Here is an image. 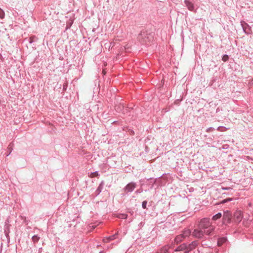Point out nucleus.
Segmentation results:
<instances>
[{
	"instance_id": "obj_23",
	"label": "nucleus",
	"mask_w": 253,
	"mask_h": 253,
	"mask_svg": "<svg viewBox=\"0 0 253 253\" xmlns=\"http://www.w3.org/2000/svg\"><path fill=\"white\" fill-rule=\"evenodd\" d=\"M233 200V198H227L225 199L222 200L220 202V204H224L227 202H231Z\"/></svg>"
},
{
	"instance_id": "obj_10",
	"label": "nucleus",
	"mask_w": 253,
	"mask_h": 253,
	"mask_svg": "<svg viewBox=\"0 0 253 253\" xmlns=\"http://www.w3.org/2000/svg\"><path fill=\"white\" fill-rule=\"evenodd\" d=\"M197 246V241H193L187 245V249L185 251V253H188L190 251L195 249Z\"/></svg>"
},
{
	"instance_id": "obj_21",
	"label": "nucleus",
	"mask_w": 253,
	"mask_h": 253,
	"mask_svg": "<svg viewBox=\"0 0 253 253\" xmlns=\"http://www.w3.org/2000/svg\"><path fill=\"white\" fill-rule=\"evenodd\" d=\"M160 253H169V248L167 246L163 247L161 250Z\"/></svg>"
},
{
	"instance_id": "obj_35",
	"label": "nucleus",
	"mask_w": 253,
	"mask_h": 253,
	"mask_svg": "<svg viewBox=\"0 0 253 253\" xmlns=\"http://www.w3.org/2000/svg\"><path fill=\"white\" fill-rule=\"evenodd\" d=\"M24 222H25L26 224H28V221L27 220L26 217H24Z\"/></svg>"
},
{
	"instance_id": "obj_17",
	"label": "nucleus",
	"mask_w": 253,
	"mask_h": 253,
	"mask_svg": "<svg viewBox=\"0 0 253 253\" xmlns=\"http://www.w3.org/2000/svg\"><path fill=\"white\" fill-rule=\"evenodd\" d=\"M191 232L190 229H185L182 231V232L181 234V235L182 236V237L184 238H185L186 237H188L191 234Z\"/></svg>"
},
{
	"instance_id": "obj_30",
	"label": "nucleus",
	"mask_w": 253,
	"mask_h": 253,
	"mask_svg": "<svg viewBox=\"0 0 253 253\" xmlns=\"http://www.w3.org/2000/svg\"><path fill=\"white\" fill-rule=\"evenodd\" d=\"M68 86L67 83H64L63 85V90H66Z\"/></svg>"
},
{
	"instance_id": "obj_25",
	"label": "nucleus",
	"mask_w": 253,
	"mask_h": 253,
	"mask_svg": "<svg viewBox=\"0 0 253 253\" xmlns=\"http://www.w3.org/2000/svg\"><path fill=\"white\" fill-rule=\"evenodd\" d=\"M229 59V56L227 54H224L223 55L222 57V60L224 62H226Z\"/></svg>"
},
{
	"instance_id": "obj_27",
	"label": "nucleus",
	"mask_w": 253,
	"mask_h": 253,
	"mask_svg": "<svg viewBox=\"0 0 253 253\" xmlns=\"http://www.w3.org/2000/svg\"><path fill=\"white\" fill-rule=\"evenodd\" d=\"M91 175H92L91 176H96V177H98L99 176V174L98 173V171H96L95 172H91Z\"/></svg>"
},
{
	"instance_id": "obj_16",
	"label": "nucleus",
	"mask_w": 253,
	"mask_h": 253,
	"mask_svg": "<svg viewBox=\"0 0 253 253\" xmlns=\"http://www.w3.org/2000/svg\"><path fill=\"white\" fill-rule=\"evenodd\" d=\"M38 38L35 35L30 37L29 39L26 38L25 39V41L28 40L29 43L31 44L34 42H37Z\"/></svg>"
},
{
	"instance_id": "obj_12",
	"label": "nucleus",
	"mask_w": 253,
	"mask_h": 253,
	"mask_svg": "<svg viewBox=\"0 0 253 253\" xmlns=\"http://www.w3.org/2000/svg\"><path fill=\"white\" fill-rule=\"evenodd\" d=\"M187 249V245L185 243H183L178 246L175 250L174 252H179L182 251H186Z\"/></svg>"
},
{
	"instance_id": "obj_22",
	"label": "nucleus",
	"mask_w": 253,
	"mask_h": 253,
	"mask_svg": "<svg viewBox=\"0 0 253 253\" xmlns=\"http://www.w3.org/2000/svg\"><path fill=\"white\" fill-rule=\"evenodd\" d=\"M40 238L38 235H35L32 237V240L34 243H37L39 241Z\"/></svg>"
},
{
	"instance_id": "obj_5",
	"label": "nucleus",
	"mask_w": 253,
	"mask_h": 253,
	"mask_svg": "<svg viewBox=\"0 0 253 253\" xmlns=\"http://www.w3.org/2000/svg\"><path fill=\"white\" fill-rule=\"evenodd\" d=\"M137 184L134 182H131L127 183L123 189V190L126 194L132 192L136 187Z\"/></svg>"
},
{
	"instance_id": "obj_20",
	"label": "nucleus",
	"mask_w": 253,
	"mask_h": 253,
	"mask_svg": "<svg viewBox=\"0 0 253 253\" xmlns=\"http://www.w3.org/2000/svg\"><path fill=\"white\" fill-rule=\"evenodd\" d=\"M183 239H184L182 236L180 234L177 235L175 238V242L177 243L180 242Z\"/></svg>"
},
{
	"instance_id": "obj_24",
	"label": "nucleus",
	"mask_w": 253,
	"mask_h": 253,
	"mask_svg": "<svg viewBox=\"0 0 253 253\" xmlns=\"http://www.w3.org/2000/svg\"><path fill=\"white\" fill-rule=\"evenodd\" d=\"M5 17V13L4 11L0 8V18L3 19Z\"/></svg>"
},
{
	"instance_id": "obj_19",
	"label": "nucleus",
	"mask_w": 253,
	"mask_h": 253,
	"mask_svg": "<svg viewBox=\"0 0 253 253\" xmlns=\"http://www.w3.org/2000/svg\"><path fill=\"white\" fill-rule=\"evenodd\" d=\"M13 144L12 142L10 143L8 145V147H7V153L6 155V156H8L11 153V152L13 150Z\"/></svg>"
},
{
	"instance_id": "obj_33",
	"label": "nucleus",
	"mask_w": 253,
	"mask_h": 253,
	"mask_svg": "<svg viewBox=\"0 0 253 253\" xmlns=\"http://www.w3.org/2000/svg\"><path fill=\"white\" fill-rule=\"evenodd\" d=\"M249 84L251 87L253 86V79L250 81Z\"/></svg>"
},
{
	"instance_id": "obj_7",
	"label": "nucleus",
	"mask_w": 253,
	"mask_h": 253,
	"mask_svg": "<svg viewBox=\"0 0 253 253\" xmlns=\"http://www.w3.org/2000/svg\"><path fill=\"white\" fill-rule=\"evenodd\" d=\"M241 25L243 29L244 32L247 35H250L252 34V31L251 27L244 21H241Z\"/></svg>"
},
{
	"instance_id": "obj_26",
	"label": "nucleus",
	"mask_w": 253,
	"mask_h": 253,
	"mask_svg": "<svg viewBox=\"0 0 253 253\" xmlns=\"http://www.w3.org/2000/svg\"><path fill=\"white\" fill-rule=\"evenodd\" d=\"M147 201L145 200L143 201L142 203V208L143 209H147Z\"/></svg>"
},
{
	"instance_id": "obj_13",
	"label": "nucleus",
	"mask_w": 253,
	"mask_h": 253,
	"mask_svg": "<svg viewBox=\"0 0 253 253\" xmlns=\"http://www.w3.org/2000/svg\"><path fill=\"white\" fill-rule=\"evenodd\" d=\"M115 109L117 112H122L124 110L123 103H120L118 104H116L115 106Z\"/></svg>"
},
{
	"instance_id": "obj_2",
	"label": "nucleus",
	"mask_w": 253,
	"mask_h": 253,
	"mask_svg": "<svg viewBox=\"0 0 253 253\" xmlns=\"http://www.w3.org/2000/svg\"><path fill=\"white\" fill-rule=\"evenodd\" d=\"M153 38V33L148 31H142L137 37L138 40L143 44H147Z\"/></svg>"
},
{
	"instance_id": "obj_6",
	"label": "nucleus",
	"mask_w": 253,
	"mask_h": 253,
	"mask_svg": "<svg viewBox=\"0 0 253 253\" xmlns=\"http://www.w3.org/2000/svg\"><path fill=\"white\" fill-rule=\"evenodd\" d=\"M243 217L242 212L241 211H236L233 216V222L236 224L239 223Z\"/></svg>"
},
{
	"instance_id": "obj_34",
	"label": "nucleus",
	"mask_w": 253,
	"mask_h": 253,
	"mask_svg": "<svg viewBox=\"0 0 253 253\" xmlns=\"http://www.w3.org/2000/svg\"><path fill=\"white\" fill-rule=\"evenodd\" d=\"M223 128L224 127L223 126H220L217 127V130H218L219 131H222V130H221V128Z\"/></svg>"
},
{
	"instance_id": "obj_1",
	"label": "nucleus",
	"mask_w": 253,
	"mask_h": 253,
	"mask_svg": "<svg viewBox=\"0 0 253 253\" xmlns=\"http://www.w3.org/2000/svg\"><path fill=\"white\" fill-rule=\"evenodd\" d=\"M199 228L202 229L205 234L209 235L214 230V227L210 222V219L208 218H204L200 221Z\"/></svg>"
},
{
	"instance_id": "obj_11",
	"label": "nucleus",
	"mask_w": 253,
	"mask_h": 253,
	"mask_svg": "<svg viewBox=\"0 0 253 253\" xmlns=\"http://www.w3.org/2000/svg\"><path fill=\"white\" fill-rule=\"evenodd\" d=\"M184 3L187 8L190 11H194L195 6L194 4L188 0H185Z\"/></svg>"
},
{
	"instance_id": "obj_14",
	"label": "nucleus",
	"mask_w": 253,
	"mask_h": 253,
	"mask_svg": "<svg viewBox=\"0 0 253 253\" xmlns=\"http://www.w3.org/2000/svg\"><path fill=\"white\" fill-rule=\"evenodd\" d=\"M117 236H118V234L117 233H115L114 235H112L110 236H109L108 237H106V238H104L103 239V241L104 242H106V243L109 242L110 241H112V240L115 239L117 238Z\"/></svg>"
},
{
	"instance_id": "obj_32",
	"label": "nucleus",
	"mask_w": 253,
	"mask_h": 253,
	"mask_svg": "<svg viewBox=\"0 0 253 253\" xmlns=\"http://www.w3.org/2000/svg\"><path fill=\"white\" fill-rule=\"evenodd\" d=\"M5 235L6 238L8 240V242H9V240H10V237L9 236L8 233L5 231Z\"/></svg>"
},
{
	"instance_id": "obj_36",
	"label": "nucleus",
	"mask_w": 253,
	"mask_h": 253,
	"mask_svg": "<svg viewBox=\"0 0 253 253\" xmlns=\"http://www.w3.org/2000/svg\"><path fill=\"white\" fill-rule=\"evenodd\" d=\"M71 24H72V23H71L69 26L68 25H67L66 29L70 28V27L71 26Z\"/></svg>"
},
{
	"instance_id": "obj_9",
	"label": "nucleus",
	"mask_w": 253,
	"mask_h": 253,
	"mask_svg": "<svg viewBox=\"0 0 253 253\" xmlns=\"http://www.w3.org/2000/svg\"><path fill=\"white\" fill-rule=\"evenodd\" d=\"M104 186V182L103 181H102L99 184L98 187H97V189L94 193L93 195L94 196L97 197L99 195V194L101 192L102 189H103Z\"/></svg>"
},
{
	"instance_id": "obj_8",
	"label": "nucleus",
	"mask_w": 253,
	"mask_h": 253,
	"mask_svg": "<svg viewBox=\"0 0 253 253\" xmlns=\"http://www.w3.org/2000/svg\"><path fill=\"white\" fill-rule=\"evenodd\" d=\"M204 234V231L199 228V229H196L194 230L192 235L196 238L201 239L203 237Z\"/></svg>"
},
{
	"instance_id": "obj_3",
	"label": "nucleus",
	"mask_w": 253,
	"mask_h": 253,
	"mask_svg": "<svg viewBox=\"0 0 253 253\" xmlns=\"http://www.w3.org/2000/svg\"><path fill=\"white\" fill-rule=\"evenodd\" d=\"M233 222V216L230 211L227 210L224 211L222 215V223L227 226Z\"/></svg>"
},
{
	"instance_id": "obj_15",
	"label": "nucleus",
	"mask_w": 253,
	"mask_h": 253,
	"mask_svg": "<svg viewBox=\"0 0 253 253\" xmlns=\"http://www.w3.org/2000/svg\"><path fill=\"white\" fill-rule=\"evenodd\" d=\"M227 241V239L225 237H220L217 240V245L218 246H222L224 243H226Z\"/></svg>"
},
{
	"instance_id": "obj_29",
	"label": "nucleus",
	"mask_w": 253,
	"mask_h": 253,
	"mask_svg": "<svg viewBox=\"0 0 253 253\" xmlns=\"http://www.w3.org/2000/svg\"><path fill=\"white\" fill-rule=\"evenodd\" d=\"M143 192V189L141 188L139 189H137L135 191V193L138 194H140L141 193H142Z\"/></svg>"
},
{
	"instance_id": "obj_28",
	"label": "nucleus",
	"mask_w": 253,
	"mask_h": 253,
	"mask_svg": "<svg viewBox=\"0 0 253 253\" xmlns=\"http://www.w3.org/2000/svg\"><path fill=\"white\" fill-rule=\"evenodd\" d=\"M221 189L223 190H232V188H231L230 187H222Z\"/></svg>"
},
{
	"instance_id": "obj_31",
	"label": "nucleus",
	"mask_w": 253,
	"mask_h": 253,
	"mask_svg": "<svg viewBox=\"0 0 253 253\" xmlns=\"http://www.w3.org/2000/svg\"><path fill=\"white\" fill-rule=\"evenodd\" d=\"M213 130H215V128L212 127H209L207 129V132H210L211 131H212Z\"/></svg>"
},
{
	"instance_id": "obj_37",
	"label": "nucleus",
	"mask_w": 253,
	"mask_h": 253,
	"mask_svg": "<svg viewBox=\"0 0 253 253\" xmlns=\"http://www.w3.org/2000/svg\"><path fill=\"white\" fill-rule=\"evenodd\" d=\"M124 217H123L124 218H125V219L126 218V217H127V215L125 214V215H124Z\"/></svg>"
},
{
	"instance_id": "obj_18",
	"label": "nucleus",
	"mask_w": 253,
	"mask_h": 253,
	"mask_svg": "<svg viewBox=\"0 0 253 253\" xmlns=\"http://www.w3.org/2000/svg\"><path fill=\"white\" fill-rule=\"evenodd\" d=\"M222 215L221 212H218L216 214L212 216L211 219L214 221H216L220 219L222 217Z\"/></svg>"
},
{
	"instance_id": "obj_4",
	"label": "nucleus",
	"mask_w": 253,
	"mask_h": 253,
	"mask_svg": "<svg viewBox=\"0 0 253 253\" xmlns=\"http://www.w3.org/2000/svg\"><path fill=\"white\" fill-rule=\"evenodd\" d=\"M139 181L140 182L141 187L146 185L149 187L150 189H152L153 188L154 185L156 182V179L150 177L147 178L146 180H145V179H140Z\"/></svg>"
}]
</instances>
